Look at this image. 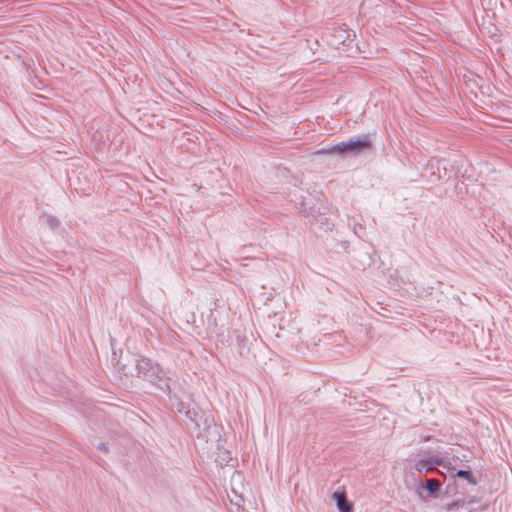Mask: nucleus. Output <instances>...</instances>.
Instances as JSON below:
<instances>
[{"label": "nucleus", "mask_w": 512, "mask_h": 512, "mask_svg": "<svg viewBox=\"0 0 512 512\" xmlns=\"http://www.w3.org/2000/svg\"><path fill=\"white\" fill-rule=\"evenodd\" d=\"M372 142L369 134H361L358 136L350 137L347 141L339 142L335 145L323 147L316 150V154H331L338 155H359L360 153L371 149Z\"/></svg>", "instance_id": "f257e3e1"}, {"label": "nucleus", "mask_w": 512, "mask_h": 512, "mask_svg": "<svg viewBox=\"0 0 512 512\" xmlns=\"http://www.w3.org/2000/svg\"><path fill=\"white\" fill-rule=\"evenodd\" d=\"M354 37L355 34L348 29L347 25L343 24L332 29L327 42L332 48L346 52L354 42Z\"/></svg>", "instance_id": "f03ea898"}, {"label": "nucleus", "mask_w": 512, "mask_h": 512, "mask_svg": "<svg viewBox=\"0 0 512 512\" xmlns=\"http://www.w3.org/2000/svg\"><path fill=\"white\" fill-rule=\"evenodd\" d=\"M145 380L159 388L165 393H170L169 379L165 376L162 369L157 364L156 369H152L150 373L144 377Z\"/></svg>", "instance_id": "7ed1b4c3"}, {"label": "nucleus", "mask_w": 512, "mask_h": 512, "mask_svg": "<svg viewBox=\"0 0 512 512\" xmlns=\"http://www.w3.org/2000/svg\"><path fill=\"white\" fill-rule=\"evenodd\" d=\"M157 363H154L148 358H140L136 361L135 369L137 372L138 377H144L147 376L148 373L151 372L152 369H156Z\"/></svg>", "instance_id": "20e7f679"}, {"label": "nucleus", "mask_w": 512, "mask_h": 512, "mask_svg": "<svg viewBox=\"0 0 512 512\" xmlns=\"http://www.w3.org/2000/svg\"><path fill=\"white\" fill-rule=\"evenodd\" d=\"M333 497L336 501V506L341 512H352L353 506L348 500L345 492H335Z\"/></svg>", "instance_id": "39448f33"}, {"label": "nucleus", "mask_w": 512, "mask_h": 512, "mask_svg": "<svg viewBox=\"0 0 512 512\" xmlns=\"http://www.w3.org/2000/svg\"><path fill=\"white\" fill-rule=\"evenodd\" d=\"M463 500V508L466 509L469 512H477L480 510H483V506L481 504L480 498L473 496L468 499H462Z\"/></svg>", "instance_id": "423d86ee"}, {"label": "nucleus", "mask_w": 512, "mask_h": 512, "mask_svg": "<svg viewBox=\"0 0 512 512\" xmlns=\"http://www.w3.org/2000/svg\"><path fill=\"white\" fill-rule=\"evenodd\" d=\"M168 395H170V393H168ZM169 398L172 401V404L176 407L178 413L184 414L190 420H194L192 413L188 408V405H186L181 399H179L176 396L174 398L169 396Z\"/></svg>", "instance_id": "0eeeda50"}, {"label": "nucleus", "mask_w": 512, "mask_h": 512, "mask_svg": "<svg viewBox=\"0 0 512 512\" xmlns=\"http://www.w3.org/2000/svg\"><path fill=\"white\" fill-rule=\"evenodd\" d=\"M429 461H431L432 466L435 468L436 471H438L437 467L441 466L442 468L446 469L448 473H453L455 468L448 462L444 460V458L436 455H432L428 458Z\"/></svg>", "instance_id": "6e6552de"}, {"label": "nucleus", "mask_w": 512, "mask_h": 512, "mask_svg": "<svg viewBox=\"0 0 512 512\" xmlns=\"http://www.w3.org/2000/svg\"><path fill=\"white\" fill-rule=\"evenodd\" d=\"M452 478H463L467 480L471 485H477V480L474 474L470 470H454L453 473H449Z\"/></svg>", "instance_id": "1a4fd4ad"}, {"label": "nucleus", "mask_w": 512, "mask_h": 512, "mask_svg": "<svg viewBox=\"0 0 512 512\" xmlns=\"http://www.w3.org/2000/svg\"><path fill=\"white\" fill-rule=\"evenodd\" d=\"M311 210H312L311 216L313 217V220L315 221V223L319 225V228L323 229L324 231L332 230L333 223L327 217L322 216L320 213L318 216H316L313 213L314 209L311 208Z\"/></svg>", "instance_id": "9d476101"}, {"label": "nucleus", "mask_w": 512, "mask_h": 512, "mask_svg": "<svg viewBox=\"0 0 512 512\" xmlns=\"http://www.w3.org/2000/svg\"><path fill=\"white\" fill-rule=\"evenodd\" d=\"M421 486L427 490L428 496H433L436 492H438L441 488V483L438 479L431 478L427 479L426 482Z\"/></svg>", "instance_id": "9b49d317"}, {"label": "nucleus", "mask_w": 512, "mask_h": 512, "mask_svg": "<svg viewBox=\"0 0 512 512\" xmlns=\"http://www.w3.org/2000/svg\"><path fill=\"white\" fill-rule=\"evenodd\" d=\"M414 469L424 475H426L428 472L436 471L428 458L417 461L414 465Z\"/></svg>", "instance_id": "f8f14e48"}, {"label": "nucleus", "mask_w": 512, "mask_h": 512, "mask_svg": "<svg viewBox=\"0 0 512 512\" xmlns=\"http://www.w3.org/2000/svg\"><path fill=\"white\" fill-rule=\"evenodd\" d=\"M463 505H464L463 500L457 499V500L451 501L450 503H447L444 506V509L446 512H454L460 508H463Z\"/></svg>", "instance_id": "ddd939ff"}, {"label": "nucleus", "mask_w": 512, "mask_h": 512, "mask_svg": "<svg viewBox=\"0 0 512 512\" xmlns=\"http://www.w3.org/2000/svg\"><path fill=\"white\" fill-rule=\"evenodd\" d=\"M46 223L47 225L52 229V230H55L59 227L60 225V222L59 220L53 216V215H48L47 218H46Z\"/></svg>", "instance_id": "4468645a"}, {"label": "nucleus", "mask_w": 512, "mask_h": 512, "mask_svg": "<svg viewBox=\"0 0 512 512\" xmlns=\"http://www.w3.org/2000/svg\"><path fill=\"white\" fill-rule=\"evenodd\" d=\"M98 449L102 452H108V447L105 443L101 442L98 444Z\"/></svg>", "instance_id": "2eb2a0df"}]
</instances>
